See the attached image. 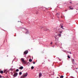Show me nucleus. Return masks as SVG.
Returning a JSON list of instances; mask_svg holds the SVG:
<instances>
[{
    "label": "nucleus",
    "instance_id": "1",
    "mask_svg": "<svg viewBox=\"0 0 78 78\" xmlns=\"http://www.w3.org/2000/svg\"><path fill=\"white\" fill-rule=\"evenodd\" d=\"M57 32H58L59 34H58V36L59 37H61V33H62V31H57Z\"/></svg>",
    "mask_w": 78,
    "mask_h": 78
},
{
    "label": "nucleus",
    "instance_id": "2",
    "mask_svg": "<svg viewBox=\"0 0 78 78\" xmlns=\"http://www.w3.org/2000/svg\"><path fill=\"white\" fill-rule=\"evenodd\" d=\"M21 61H22V62H23V63H24V64H26L27 63V62L24 60V59H23V58H21Z\"/></svg>",
    "mask_w": 78,
    "mask_h": 78
},
{
    "label": "nucleus",
    "instance_id": "3",
    "mask_svg": "<svg viewBox=\"0 0 78 78\" xmlns=\"http://www.w3.org/2000/svg\"><path fill=\"white\" fill-rule=\"evenodd\" d=\"M1 73V74H3V71H1V70H0V73ZM2 77V76L1 75H0V78H1Z\"/></svg>",
    "mask_w": 78,
    "mask_h": 78
},
{
    "label": "nucleus",
    "instance_id": "4",
    "mask_svg": "<svg viewBox=\"0 0 78 78\" xmlns=\"http://www.w3.org/2000/svg\"><path fill=\"white\" fill-rule=\"evenodd\" d=\"M56 15L57 17H58V18H59V16H60V13H57L56 14Z\"/></svg>",
    "mask_w": 78,
    "mask_h": 78
},
{
    "label": "nucleus",
    "instance_id": "5",
    "mask_svg": "<svg viewBox=\"0 0 78 78\" xmlns=\"http://www.w3.org/2000/svg\"><path fill=\"white\" fill-rule=\"evenodd\" d=\"M69 9L70 10V9H73V8L72 6H70L69 7Z\"/></svg>",
    "mask_w": 78,
    "mask_h": 78
},
{
    "label": "nucleus",
    "instance_id": "6",
    "mask_svg": "<svg viewBox=\"0 0 78 78\" xmlns=\"http://www.w3.org/2000/svg\"><path fill=\"white\" fill-rule=\"evenodd\" d=\"M28 51H25L24 52V55H27L28 53Z\"/></svg>",
    "mask_w": 78,
    "mask_h": 78
},
{
    "label": "nucleus",
    "instance_id": "7",
    "mask_svg": "<svg viewBox=\"0 0 78 78\" xmlns=\"http://www.w3.org/2000/svg\"><path fill=\"white\" fill-rule=\"evenodd\" d=\"M27 75H28V73H26V74L23 75V76H24V78H25V77H26V76H27Z\"/></svg>",
    "mask_w": 78,
    "mask_h": 78
},
{
    "label": "nucleus",
    "instance_id": "8",
    "mask_svg": "<svg viewBox=\"0 0 78 78\" xmlns=\"http://www.w3.org/2000/svg\"><path fill=\"white\" fill-rule=\"evenodd\" d=\"M17 75H18L17 73H16L14 74V76L16 77V76H17Z\"/></svg>",
    "mask_w": 78,
    "mask_h": 78
},
{
    "label": "nucleus",
    "instance_id": "9",
    "mask_svg": "<svg viewBox=\"0 0 78 78\" xmlns=\"http://www.w3.org/2000/svg\"><path fill=\"white\" fill-rule=\"evenodd\" d=\"M39 78H41V76H42V73H39Z\"/></svg>",
    "mask_w": 78,
    "mask_h": 78
},
{
    "label": "nucleus",
    "instance_id": "10",
    "mask_svg": "<svg viewBox=\"0 0 78 78\" xmlns=\"http://www.w3.org/2000/svg\"><path fill=\"white\" fill-rule=\"evenodd\" d=\"M23 69V66H21L20 67V70H22Z\"/></svg>",
    "mask_w": 78,
    "mask_h": 78
},
{
    "label": "nucleus",
    "instance_id": "11",
    "mask_svg": "<svg viewBox=\"0 0 78 78\" xmlns=\"http://www.w3.org/2000/svg\"><path fill=\"white\" fill-rule=\"evenodd\" d=\"M72 62H73V64H74V62H75V60H74V59H72Z\"/></svg>",
    "mask_w": 78,
    "mask_h": 78
},
{
    "label": "nucleus",
    "instance_id": "12",
    "mask_svg": "<svg viewBox=\"0 0 78 78\" xmlns=\"http://www.w3.org/2000/svg\"><path fill=\"white\" fill-rule=\"evenodd\" d=\"M25 78L23 75L22 76H21L20 78Z\"/></svg>",
    "mask_w": 78,
    "mask_h": 78
},
{
    "label": "nucleus",
    "instance_id": "13",
    "mask_svg": "<svg viewBox=\"0 0 78 78\" xmlns=\"http://www.w3.org/2000/svg\"><path fill=\"white\" fill-rule=\"evenodd\" d=\"M29 62H31L32 61V60L31 59H30L29 60Z\"/></svg>",
    "mask_w": 78,
    "mask_h": 78
},
{
    "label": "nucleus",
    "instance_id": "14",
    "mask_svg": "<svg viewBox=\"0 0 78 78\" xmlns=\"http://www.w3.org/2000/svg\"><path fill=\"white\" fill-rule=\"evenodd\" d=\"M60 78H64V76H61L60 77Z\"/></svg>",
    "mask_w": 78,
    "mask_h": 78
},
{
    "label": "nucleus",
    "instance_id": "15",
    "mask_svg": "<svg viewBox=\"0 0 78 78\" xmlns=\"http://www.w3.org/2000/svg\"><path fill=\"white\" fill-rule=\"evenodd\" d=\"M19 75H22V72H20L19 73Z\"/></svg>",
    "mask_w": 78,
    "mask_h": 78
},
{
    "label": "nucleus",
    "instance_id": "16",
    "mask_svg": "<svg viewBox=\"0 0 78 78\" xmlns=\"http://www.w3.org/2000/svg\"><path fill=\"white\" fill-rule=\"evenodd\" d=\"M31 69H34V67H33V66H32L31 67Z\"/></svg>",
    "mask_w": 78,
    "mask_h": 78
},
{
    "label": "nucleus",
    "instance_id": "17",
    "mask_svg": "<svg viewBox=\"0 0 78 78\" xmlns=\"http://www.w3.org/2000/svg\"><path fill=\"white\" fill-rule=\"evenodd\" d=\"M63 26H61V28H62V29H64V28H63Z\"/></svg>",
    "mask_w": 78,
    "mask_h": 78
},
{
    "label": "nucleus",
    "instance_id": "18",
    "mask_svg": "<svg viewBox=\"0 0 78 78\" xmlns=\"http://www.w3.org/2000/svg\"><path fill=\"white\" fill-rule=\"evenodd\" d=\"M6 70H5L4 71V73H5V72H6Z\"/></svg>",
    "mask_w": 78,
    "mask_h": 78
},
{
    "label": "nucleus",
    "instance_id": "19",
    "mask_svg": "<svg viewBox=\"0 0 78 78\" xmlns=\"http://www.w3.org/2000/svg\"><path fill=\"white\" fill-rule=\"evenodd\" d=\"M16 72H19V70L18 69H16Z\"/></svg>",
    "mask_w": 78,
    "mask_h": 78
},
{
    "label": "nucleus",
    "instance_id": "20",
    "mask_svg": "<svg viewBox=\"0 0 78 78\" xmlns=\"http://www.w3.org/2000/svg\"><path fill=\"white\" fill-rule=\"evenodd\" d=\"M45 31H48V29H45L44 30Z\"/></svg>",
    "mask_w": 78,
    "mask_h": 78
},
{
    "label": "nucleus",
    "instance_id": "21",
    "mask_svg": "<svg viewBox=\"0 0 78 78\" xmlns=\"http://www.w3.org/2000/svg\"><path fill=\"white\" fill-rule=\"evenodd\" d=\"M28 33H29V32H28L27 31V33H26V34H28Z\"/></svg>",
    "mask_w": 78,
    "mask_h": 78
},
{
    "label": "nucleus",
    "instance_id": "22",
    "mask_svg": "<svg viewBox=\"0 0 78 78\" xmlns=\"http://www.w3.org/2000/svg\"><path fill=\"white\" fill-rule=\"evenodd\" d=\"M53 44V42H51V44Z\"/></svg>",
    "mask_w": 78,
    "mask_h": 78
},
{
    "label": "nucleus",
    "instance_id": "23",
    "mask_svg": "<svg viewBox=\"0 0 78 78\" xmlns=\"http://www.w3.org/2000/svg\"><path fill=\"white\" fill-rule=\"evenodd\" d=\"M72 2H70V3H71V4H72Z\"/></svg>",
    "mask_w": 78,
    "mask_h": 78
},
{
    "label": "nucleus",
    "instance_id": "24",
    "mask_svg": "<svg viewBox=\"0 0 78 78\" xmlns=\"http://www.w3.org/2000/svg\"><path fill=\"white\" fill-rule=\"evenodd\" d=\"M69 59H70V56H69Z\"/></svg>",
    "mask_w": 78,
    "mask_h": 78
},
{
    "label": "nucleus",
    "instance_id": "25",
    "mask_svg": "<svg viewBox=\"0 0 78 78\" xmlns=\"http://www.w3.org/2000/svg\"><path fill=\"white\" fill-rule=\"evenodd\" d=\"M33 63L34 64H35V62H33Z\"/></svg>",
    "mask_w": 78,
    "mask_h": 78
},
{
    "label": "nucleus",
    "instance_id": "26",
    "mask_svg": "<svg viewBox=\"0 0 78 78\" xmlns=\"http://www.w3.org/2000/svg\"><path fill=\"white\" fill-rule=\"evenodd\" d=\"M70 54H72V53L71 52H70Z\"/></svg>",
    "mask_w": 78,
    "mask_h": 78
},
{
    "label": "nucleus",
    "instance_id": "27",
    "mask_svg": "<svg viewBox=\"0 0 78 78\" xmlns=\"http://www.w3.org/2000/svg\"><path fill=\"white\" fill-rule=\"evenodd\" d=\"M67 11V10H66L65 11Z\"/></svg>",
    "mask_w": 78,
    "mask_h": 78
},
{
    "label": "nucleus",
    "instance_id": "28",
    "mask_svg": "<svg viewBox=\"0 0 78 78\" xmlns=\"http://www.w3.org/2000/svg\"><path fill=\"white\" fill-rule=\"evenodd\" d=\"M75 65H76V63H75Z\"/></svg>",
    "mask_w": 78,
    "mask_h": 78
},
{
    "label": "nucleus",
    "instance_id": "29",
    "mask_svg": "<svg viewBox=\"0 0 78 78\" xmlns=\"http://www.w3.org/2000/svg\"><path fill=\"white\" fill-rule=\"evenodd\" d=\"M68 58H69V55H68Z\"/></svg>",
    "mask_w": 78,
    "mask_h": 78
},
{
    "label": "nucleus",
    "instance_id": "30",
    "mask_svg": "<svg viewBox=\"0 0 78 78\" xmlns=\"http://www.w3.org/2000/svg\"><path fill=\"white\" fill-rule=\"evenodd\" d=\"M76 69H78V68H76Z\"/></svg>",
    "mask_w": 78,
    "mask_h": 78
},
{
    "label": "nucleus",
    "instance_id": "31",
    "mask_svg": "<svg viewBox=\"0 0 78 78\" xmlns=\"http://www.w3.org/2000/svg\"><path fill=\"white\" fill-rule=\"evenodd\" d=\"M61 17L62 18V16H61Z\"/></svg>",
    "mask_w": 78,
    "mask_h": 78
},
{
    "label": "nucleus",
    "instance_id": "32",
    "mask_svg": "<svg viewBox=\"0 0 78 78\" xmlns=\"http://www.w3.org/2000/svg\"><path fill=\"white\" fill-rule=\"evenodd\" d=\"M56 38V37H55V38Z\"/></svg>",
    "mask_w": 78,
    "mask_h": 78
}]
</instances>
